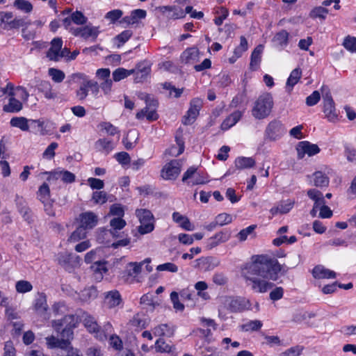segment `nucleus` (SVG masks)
I'll return each instance as SVG.
<instances>
[{
	"label": "nucleus",
	"mask_w": 356,
	"mask_h": 356,
	"mask_svg": "<svg viewBox=\"0 0 356 356\" xmlns=\"http://www.w3.org/2000/svg\"><path fill=\"white\" fill-rule=\"evenodd\" d=\"M282 266L277 259L266 254L254 255L251 261L241 268V273L248 286L256 293H266L273 284L266 279L273 281L278 278Z\"/></svg>",
	"instance_id": "nucleus-1"
},
{
	"label": "nucleus",
	"mask_w": 356,
	"mask_h": 356,
	"mask_svg": "<svg viewBox=\"0 0 356 356\" xmlns=\"http://www.w3.org/2000/svg\"><path fill=\"white\" fill-rule=\"evenodd\" d=\"M220 305L218 307L219 316L225 318V311L232 313L241 312L249 309L250 305L248 300L242 297L223 296L220 299Z\"/></svg>",
	"instance_id": "nucleus-2"
},
{
	"label": "nucleus",
	"mask_w": 356,
	"mask_h": 356,
	"mask_svg": "<svg viewBox=\"0 0 356 356\" xmlns=\"http://www.w3.org/2000/svg\"><path fill=\"white\" fill-rule=\"evenodd\" d=\"M274 106L273 97L270 93H264L254 101L251 110L252 115L257 120L268 118Z\"/></svg>",
	"instance_id": "nucleus-3"
},
{
	"label": "nucleus",
	"mask_w": 356,
	"mask_h": 356,
	"mask_svg": "<svg viewBox=\"0 0 356 356\" xmlns=\"http://www.w3.org/2000/svg\"><path fill=\"white\" fill-rule=\"evenodd\" d=\"M66 83L69 86L73 84L79 85V88L76 92V97L80 100H83L86 98L91 83V79L86 74L81 72L73 73L68 76Z\"/></svg>",
	"instance_id": "nucleus-4"
},
{
	"label": "nucleus",
	"mask_w": 356,
	"mask_h": 356,
	"mask_svg": "<svg viewBox=\"0 0 356 356\" xmlns=\"http://www.w3.org/2000/svg\"><path fill=\"white\" fill-rule=\"evenodd\" d=\"M135 213L140 223L138 227V232L141 234L152 232L154 229V216L152 212L148 209H138Z\"/></svg>",
	"instance_id": "nucleus-5"
},
{
	"label": "nucleus",
	"mask_w": 356,
	"mask_h": 356,
	"mask_svg": "<svg viewBox=\"0 0 356 356\" xmlns=\"http://www.w3.org/2000/svg\"><path fill=\"white\" fill-rule=\"evenodd\" d=\"M286 133L284 125L280 120H273L266 127L264 137L270 141H275L281 138Z\"/></svg>",
	"instance_id": "nucleus-6"
},
{
	"label": "nucleus",
	"mask_w": 356,
	"mask_h": 356,
	"mask_svg": "<svg viewBox=\"0 0 356 356\" xmlns=\"http://www.w3.org/2000/svg\"><path fill=\"white\" fill-rule=\"evenodd\" d=\"M183 163L181 159H172L165 163L161 171L162 178L177 177L181 173Z\"/></svg>",
	"instance_id": "nucleus-7"
},
{
	"label": "nucleus",
	"mask_w": 356,
	"mask_h": 356,
	"mask_svg": "<svg viewBox=\"0 0 356 356\" xmlns=\"http://www.w3.org/2000/svg\"><path fill=\"white\" fill-rule=\"evenodd\" d=\"M0 26L5 30L18 29L25 24L22 18H14L13 13L10 12L0 13Z\"/></svg>",
	"instance_id": "nucleus-8"
},
{
	"label": "nucleus",
	"mask_w": 356,
	"mask_h": 356,
	"mask_svg": "<svg viewBox=\"0 0 356 356\" xmlns=\"http://www.w3.org/2000/svg\"><path fill=\"white\" fill-rule=\"evenodd\" d=\"M38 200L44 204V210L49 216H54L55 213L52 209L53 200L50 196V190L47 184L44 183L38 189L37 193Z\"/></svg>",
	"instance_id": "nucleus-9"
},
{
	"label": "nucleus",
	"mask_w": 356,
	"mask_h": 356,
	"mask_svg": "<svg viewBox=\"0 0 356 356\" xmlns=\"http://www.w3.org/2000/svg\"><path fill=\"white\" fill-rule=\"evenodd\" d=\"M72 34L76 37H81L85 40H90L94 42L100 33L98 26L88 24L82 27L72 29Z\"/></svg>",
	"instance_id": "nucleus-10"
},
{
	"label": "nucleus",
	"mask_w": 356,
	"mask_h": 356,
	"mask_svg": "<svg viewBox=\"0 0 356 356\" xmlns=\"http://www.w3.org/2000/svg\"><path fill=\"white\" fill-rule=\"evenodd\" d=\"M202 100L200 98H193L190 102V108L183 119L184 124H191L199 115L200 110L202 107Z\"/></svg>",
	"instance_id": "nucleus-11"
},
{
	"label": "nucleus",
	"mask_w": 356,
	"mask_h": 356,
	"mask_svg": "<svg viewBox=\"0 0 356 356\" xmlns=\"http://www.w3.org/2000/svg\"><path fill=\"white\" fill-rule=\"evenodd\" d=\"M296 149L299 159H303L306 155L313 156L320 152V148L317 145L307 140L299 142Z\"/></svg>",
	"instance_id": "nucleus-12"
},
{
	"label": "nucleus",
	"mask_w": 356,
	"mask_h": 356,
	"mask_svg": "<svg viewBox=\"0 0 356 356\" xmlns=\"http://www.w3.org/2000/svg\"><path fill=\"white\" fill-rule=\"evenodd\" d=\"M83 324L88 331L95 334V337L99 341H104L106 339V334L104 331L101 330L94 317L86 314L83 318Z\"/></svg>",
	"instance_id": "nucleus-13"
},
{
	"label": "nucleus",
	"mask_w": 356,
	"mask_h": 356,
	"mask_svg": "<svg viewBox=\"0 0 356 356\" xmlns=\"http://www.w3.org/2000/svg\"><path fill=\"white\" fill-rule=\"evenodd\" d=\"M149 100V97H147L146 99L147 106L136 113V118L138 120H143L146 118L148 120L152 121L156 120L158 118V115L156 112V108L157 106V101Z\"/></svg>",
	"instance_id": "nucleus-14"
},
{
	"label": "nucleus",
	"mask_w": 356,
	"mask_h": 356,
	"mask_svg": "<svg viewBox=\"0 0 356 356\" xmlns=\"http://www.w3.org/2000/svg\"><path fill=\"white\" fill-rule=\"evenodd\" d=\"M323 113L329 121L334 122L337 120L338 114L331 96H327L323 99Z\"/></svg>",
	"instance_id": "nucleus-15"
},
{
	"label": "nucleus",
	"mask_w": 356,
	"mask_h": 356,
	"mask_svg": "<svg viewBox=\"0 0 356 356\" xmlns=\"http://www.w3.org/2000/svg\"><path fill=\"white\" fill-rule=\"evenodd\" d=\"M230 236L231 234L227 230L219 232L207 239V248L211 250L221 243H225L229 239Z\"/></svg>",
	"instance_id": "nucleus-16"
},
{
	"label": "nucleus",
	"mask_w": 356,
	"mask_h": 356,
	"mask_svg": "<svg viewBox=\"0 0 356 356\" xmlns=\"http://www.w3.org/2000/svg\"><path fill=\"white\" fill-rule=\"evenodd\" d=\"M80 227L84 229H90L93 228L98 222L97 216L92 211L82 213L79 215Z\"/></svg>",
	"instance_id": "nucleus-17"
},
{
	"label": "nucleus",
	"mask_w": 356,
	"mask_h": 356,
	"mask_svg": "<svg viewBox=\"0 0 356 356\" xmlns=\"http://www.w3.org/2000/svg\"><path fill=\"white\" fill-rule=\"evenodd\" d=\"M62 45L63 41L60 38H54L51 41V47L47 53V57L51 60H60V54Z\"/></svg>",
	"instance_id": "nucleus-18"
},
{
	"label": "nucleus",
	"mask_w": 356,
	"mask_h": 356,
	"mask_svg": "<svg viewBox=\"0 0 356 356\" xmlns=\"http://www.w3.org/2000/svg\"><path fill=\"white\" fill-rule=\"evenodd\" d=\"M7 90L8 95H12L20 100L22 102H26L29 96L28 92L22 86L15 88L13 84L10 82L7 83Z\"/></svg>",
	"instance_id": "nucleus-19"
},
{
	"label": "nucleus",
	"mask_w": 356,
	"mask_h": 356,
	"mask_svg": "<svg viewBox=\"0 0 356 356\" xmlns=\"http://www.w3.org/2000/svg\"><path fill=\"white\" fill-rule=\"evenodd\" d=\"M8 100L3 106V111L6 113H18L22 108V102L12 95H8Z\"/></svg>",
	"instance_id": "nucleus-20"
},
{
	"label": "nucleus",
	"mask_w": 356,
	"mask_h": 356,
	"mask_svg": "<svg viewBox=\"0 0 356 356\" xmlns=\"http://www.w3.org/2000/svg\"><path fill=\"white\" fill-rule=\"evenodd\" d=\"M200 52L196 47H190L186 49L181 55V60L184 63H195L199 59Z\"/></svg>",
	"instance_id": "nucleus-21"
},
{
	"label": "nucleus",
	"mask_w": 356,
	"mask_h": 356,
	"mask_svg": "<svg viewBox=\"0 0 356 356\" xmlns=\"http://www.w3.org/2000/svg\"><path fill=\"white\" fill-rule=\"evenodd\" d=\"M115 147L114 143L108 138H100L95 142V148L104 154H108Z\"/></svg>",
	"instance_id": "nucleus-22"
},
{
	"label": "nucleus",
	"mask_w": 356,
	"mask_h": 356,
	"mask_svg": "<svg viewBox=\"0 0 356 356\" xmlns=\"http://www.w3.org/2000/svg\"><path fill=\"white\" fill-rule=\"evenodd\" d=\"M47 345L49 348H60L65 350L70 347V342L69 340H65L64 339H58L54 336L46 337Z\"/></svg>",
	"instance_id": "nucleus-23"
},
{
	"label": "nucleus",
	"mask_w": 356,
	"mask_h": 356,
	"mask_svg": "<svg viewBox=\"0 0 356 356\" xmlns=\"http://www.w3.org/2000/svg\"><path fill=\"white\" fill-rule=\"evenodd\" d=\"M312 275L316 279H334L336 273L323 266H316L312 270Z\"/></svg>",
	"instance_id": "nucleus-24"
},
{
	"label": "nucleus",
	"mask_w": 356,
	"mask_h": 356,
	"mask_svg": "<svg viewBox=\"0 0 356 356\" xmlns=\"http://www.w3.org/2000/svg\"><path fill=\"white\" fill-rule=\"evenodd\" d=\"M264 51L263 45H258L254 48L251 54L250 67L252 70H257L261 60V54Z\"/></svg>",
	"instance_id": "nucleus-25"
},
{
	"label": "nucleus",
	"mask_w": 356,
	"mask_h": 356,
	"mask_svg": "<svg viewBox=\"0 0 356 356\" xmlns=\"http://www.w3.org/2000/svg\"><path fill=\"white\" fill-rule=\"evenodd\" d=\"M147 15V12L143 9H136L131 13L129 16L124 17V22L129 24H136L140 22L143 19H145Z\"/></svg>",
	"instance_id": "nucleus-26"
},
{
	"label": "nucleus",
	"mask_w": 356,
	"mask_h": 356,
	"mask_svg": "<svg viewBox=\"0 0 356 356\" xmlns=\"http://www.w3.org/2000/svg\"><path fill=\"white\" fill-rule=\"evenodd\" d=\"M243 112L235 111L231 113L222 123L221 127L223 130H227L234 126L243 116Z\"/></svg>",
	"instance_id": "nucleus-27"
},
{
	"label": "nucleus",
	"mask_w": 356,
	"mask_h": 356,
	"mask_svg": "<svg viewBox=\"0 0 356 356\" xmlns=\"http://www.w3.org/2000/svg\"><path fill=\"white\" fill-rule=\"evenodd\" d=\"M73 22L78 25L85 24L87 22V17L80 11H75L71 14L69 17H66L63 20V23L66 27L69 26Z\"/></svg>",
	"instance_id": "nucleus-28"
},
{
	"label": "nucleus",
	"mask_w": 356,
	"mask_h": 356,
	"mask_svg": "<svg viewBox=\"0 0 356 356\" xmlns=\"http://www.w3.org/2000/svg\"><path fill=\"white\" fill-rule=\"evenodd\" d=\"M122 301L121 296L118 291H111L108 292L105 296V305L109 307H115L120 304Z\"/></svg>",
	"instance_id": "nucleus-29"
},
{
	"label": "nucleus",
	"mask_w": 356,
	"mask_h": 356,
	"mask_svg": "<svg viewBox=\"0 0 356 356\" xmlns=\"http://www.w3.org/2000/svg\"><path fill=\"white\" fill-rule=\"evenodd\" d=\"M153 332L156 336L171 337L174 335L175 329L168 324H161L154 328Z\"/></svg>",
	"instance_id": "nucleus-30"
},
{
	"label": "nucleus",
	"mask_w": 356,
	"mask_h": 356,
	"mask_svg": "<svg viewBox=\"0 0 356 356\" xmlns=\"http://www.w3.org/2000/svg\"><path fill=\"white\" fill-rule=\"evenodd\" d=\"M110 233L113 237H118V230L122 229L127 225L122 218H113L110 221Z\"/></svg>",
	"instance_id": "nucleus-31"
},
{
	"label": "nucleus",
	"mask_w": 356,
	"mask_h": 356,
	"mask_svg": "<svg viewBox=\"0 0 356 356\" xmlns=\"http://www.w3.org/2000/svg\"><path fill=\"white\" fill-rule=\"evenodd\" d=\"M184 151V143L181 139L176 138V145H174L167 149L165 152V155L177 157L181 154Z\"/></svg>",
	"instance_id": "nucleus-32"
},
{
	"label": "nucleus",
	"mask_w": 356,
	"mask_h": 356,
	"mask_svg": "<svg viewBox=\"0 0 356 356\" xmlns=\"http://www.w3.org/2000/svg\"><path fill=\"white\" fill-rule=\"evenodd\" d=\"M172 219L175 222L179 223L185 230L193 231L194 229V226L191 223L189 219L186 216H182L179 212H174L172 213Z\"/></svg>",
	"instance_id": "nucleus-33"
},
{
	"label": "nucleus",
	"mask_w": 356,
	"mask_h": 356,
	"mask_svg": "<svg viewBox=\"0 0 356 356\" xmlns=\"http://www.w3.org/2000/svg\"><path fill=\"white\" fill-rule=\"evenodd\" d=\"M10 124L13 127H17L23 131H27L30 127V120L24 117H13L10 121Z\"/></svg>",
	"instance_id": "nucleus-34"
},
{
	"label": "nucleus",
	"mask_w": 356,
	"mask_h": 356,
	"mask_svg": "<svg viewBox=\"0 0 356 356\" xmlns=\"http://www.w3.org/2000/svg\"><path fill=\"white\" fill-rule=\"evenodd\" d=\"M248 41L244 36L240 38V44L234 51V56L229 58V62L233 63L248 49Z\"/></svg>",
	"instance_id": "nucleus-35"
},
{
	"label": "nucleus",
	"mask_w": 356,
	"mask_h": 356,
	"mask_svg": "<svg viewBox=\"0 0 356 356\" xmlns=\"http://www.w3.org/2000/svg\"><path fill=\"white\" fill-rule=\"evenodd\" d=\"M163 13L169 12L168 17L171 19H181L185 17L184 10L177 6H163L161 8Z\"/></svg>",
	"instance_id": "nucleus-36"
},
{
	"label": "nucleus",
	"mask_w": 356,
	"mask_h": 356,
	"mask_svg": "<svg viewBox=\"0 0 356 356\" xmlns=\"http://www.w3.org/2000/svg\"><path fill=\"white\" fill-rule=\"evenodd\" d=\"M308 196L314 201V207L320 209L325 206V202L323 193L316 189H311L307 191Z\"/></svg>",
	"instance_id": "nucleus-37"
},
{
	"label": "nucleus",
	"mask_w": 356,
	"mask_h": 356,
	"mask_svg": "<svg viewBox=\"0 0 356 356\" xmlns=\"http://www.w3.org/2000/svg\"><path fill=\"white\" fill-rule=\"evenodd\" d=\"M34 309L39 314H44L47 309L48 305L47 298L44 293H39L34 303Z\"/></svg>",
	"instance_id": "nucleus-38"
},
{
	"label": "nucleus",
	"mask_w": 356,
	"mask_h": 356,
	"mask_svg": "<svg viewBox=\"0 0 356 356\" xmlns=\"http://www.w3.org/2000/svg\"><path fill=\"white\" fill-rule=\"evenodd\" d=\"M30 127L33 129L34 133L42 136H44L49 132L47 129V124L44 120H30Z\"/></svg>",
	"instance_id": "nucleus-39"
},
{
	"label": "nucleus",
	"mask_w": 356,
	"mask_h": 356,
	"mask_svg": "<svg viewBox=\"0 0 356 356\" xmlns=\"http://www.w3.org/2000/svg\"><path fill=\"white\" fill-rule=\"evenodd\" d=\"M302 75V72L299 68L294 69L290 74L287 79L286 88L291 92L293 86L298 82Z\"/></svg>",
	"instance_id": "nucleus-40"
},
{
	"label": "nucleus",
	"mask_w": 356,
	"mask_h": 356,
	"mask_svg": "<svg viewBox=\"0 0 356 356\" xmlns=\"http://www.w3.org/2000/svg\"><path fill=\"white\" fill-rule=\"evenodd\" d=\"M154 348L156 352L165 353H170L175 350V346L166 343L162 338L156 341Z\"/></svg>",
	"instance_id": "nucleus-41"
},
{
	"label": "nucleus",
	"mask_w": 356,
	"mask_h": 356,
	"mask_svg": "<svg viewBox=\"0 0 356 356\" xmlns=\"http://www.w3.org/2000/svg\"><path fill=\"white\" fill-rule=\"evenodd\" d=\"M150 261H151L150 259L147 258L144 261H143L140 263H137V262L129 263L127 266L128 274L130 276L136 277L140 273L142 266L144 265V264L145 263L149 264Z\"/></svg>",
	"instance_id": "nucleus-42"
},
{
	"label": "nucleus",
	"mask_w": 356,
	"mask_h": 356,
	"mask_svg": "<svg viewBox=\"0 0 356 356\" xmlns=\"http://www.w3.org/2000/svg\"><path fill=\"white\" fill-rule=\"evenodd\" d=\"M255 161L252 157L241 156L235 160V166L238 169H246L252 168L254 165Z\"/></svg>",
	"instance_id": "nucleus-43"
},
{
	"label": "nucleus",
	"mask_w": 356,
	"mask_h": 356,
	"mask_svg": "<svg viewBox=\"0 0 356 356\" xmlns=\"http://www.w3.org/2000/svg\"><path fill=\"white\" fill-rule=\"evenodd\" d=\"M135 73L134 70H126L122 67H119L113 71V79L114 81L118 82L120 81L129 76Z\"/></svg>",
	"instance_id": "nucleus-44"
},
{
	"label": "nucleus",
	"mask_w": 356,
	"mask_h": 356,
	"mask_svg": "<svg viewBox=\"0 0 356 356\" xmlns=\"http://www.w3.org/2000/svg\"><path fill=\"white\" fill-rule=\"evenodd\" d=\"M263 324L261 321L254 320L249 321L241 326V330L243 332H254L261 329Z\"/></svg>",
	"instance_id": "nucleus-45"
},
{
	"label": "nucleus",
	"mask_w": 356,
	"mask_h": 356,
	"mask_svg": "<svg viewBox=\"0 0 356 356\" xmlns=\"http://www.w3.org/2000/svg\"><path fill=\"white\" fill-rule=\"evenodd\" d=\"M48 74L55 83H61L65 78L64 72L60 70L51 67L48 70Z\"/></svg>",
	"instance_id": "nucleus-46"
},
{
	"label": "nucleus",
	"mask_w": 356,
	"mask_h": 356,
	"mask_svg": "<svg viewBox=\"0 0 356 356\" xmlns=\"http://www.w3.org/2000/svg\"><path fill=\"white\" fill-rule=\"evenodd\" d=\"M86 237V230L83 227H79L74 231L68 238V241L71 243H76Z\"/></svg>",
	"instance_id": "nucleus-47"
},
{
	"label": "nucleus",
	"mask_w": 356,
	"mask_h": 356,
	"mask_svg": "<svg viewBox=\"0 0 356 356\" xmlns=\"http://www.w3.org/2000/svg\"><path fill=\"white\" fill-rule=\"evenodd\" d=\"M97 296V290L94 288L85 289L79 294V299L82 302H88Z\"/></svg>",
	"instance_id": "nucleus-48"
},
{
	"label": "nucleus",
	"mask_w": 356,
	"mask_h": 356,
	"mask_svg": "<svg viewBox=\"0 0 356 356\" xmlns=\"http://www.w3.org/2000/svg\"><path fill=\"white\" fill-rule=\"evenodd\" d=\"M288 38L289 33L286 31L282 30L275 35L273 40L276 44L280 47H284L287 44Z\"/></svg>",
	"instance_id": "nucleus-49"
},
{
	"label": "nucleus",
	"mask_w": 356,
	"mask_h": 356,
	"mask_svg": "<svg viewBox=\"0 0 356 356\" xmlns=\"http://www.w3.org/2000/svg\"><path fill=\"white\" fill-rule=\"evenodd\" d=\"M43 175H48V178H74V175L67 171H63L60 170H55L53 172H44L42 173Z\"/></svg>",
	"instance_id": "nucleus-50"
},
{
	"label": "nucleus",
	"mask_w": 356,
	"mask_h": 356,
	"mask_svg": "<svg viewBox=\"0 0 356 356\" xmlns=\"http://www.w3.org/2000/svg\"><path fill=\"white\" fill-rule=\"evenodd\" d=\"M315 178H328L334 175V171L328 166H321L314 174Z\"/></svg>",
	"instance_id": "nucleus-51"
},
{
	"label": "nucleus",
	"mask_w": 356,
	"mask_h": 356,
	"mask_svg": "<svg viewBox=\"0 0 356 356\" xmlns=\"http://www.w3.org/2000/svg\"><path fill=\"white\" fill-rule=\"evenodd\" d=\"M15 289L19 293H24L31 291L33 286L29 281L19 280L15 284Z\"/></svg>",
	"instance_id": "nucleus-52"
},
{
	"label": "nucleus",
	"mask_w": 356,
	"mask_h": 356,
	"mask_svg": "<svg viewBox=\"0 0 356 356\" xmlns=\"http://www.w3.org/2000/svg\"><path fill=\"white\" fill-rule=\"evenodd\" d=\"M328 10L326 8L318 6L311 10L309 16L313 19L319 18L321 19H325Z\"/></svg>",
	"instance_id": "nucleus-53"
},
{
	"label": "nucleus",
	"mask_w": 356,
	"mask_h": 356,
	"mask_svg": "<svg viewBox=\"0 0 356 356\" xmlns=\"http://www.w3.org/2000/svg\"><path fill=\"white\" fill-rule=\"evenodd\" d=\"M14 5L17 9L26 13H29L33 10L32 4L26 0H15Z\"/></svg>",
	"instance_id": "nucleus-54"
},
{
	"label": "nucleus",
	"mask_w": 356,
	"mask_h": 356,
	"mask_svg": "<svg viewBox=\"0 0 356 356\" xmlns=\"http://www.w3.org/2000/svg\"><path fill=\"white\" fill-rule=\"evenodd\" d=\"M156 269L157 271H168L170 273H177L179 270L178 266L171 262L159 264L156 266Z\"/></svg>",
	"instance_id": "nucleus-55"
},
{
	"label": "nucleus",
	"mask_w": 356,
	"mask_h": 356,
	"mask_svg": "<svg viewBox=\"0 0 356 356\" xmlns=\"http://www.w3.org/2000/svg\"><path fill=\"white\" fill-rule=\"evenodd\" d=\"M109 214L116 216L115 218H122L124 215V207L120 204H113L110 207Z\"/></svg>",
	"instance_id": "nucleus-56"
},
{
	"label": "nucleus",
	"mask_w": 356,
	"mask_h": 356,
	"mask_svg": "<svg viewBox=\"0 0 356 356\" xmlns=\"http://www.w3.org/2000/svg\"><path fill=\"white\" fill-rule=\"evenodd\" d=\"M92 268L93 271L96 274L99 275V278L102 277L103 273H105L107 271V263L105 261H96L92 266Z\"/></svg>",
	"instance_id": "nucleus-57"
},
{
	"label": "nucleus",
	"mask_w": 356,
	"mask_h": 356,
	"mask_svg": "<svg viewBox=\"0 0 356 356\" xmlns=\"http://www.w3.org/2000/svg\"><path fill=\"white\" fill-rule=\"evenodd\" d=\"M343 47L352 53L356 52V38L348 36L343 42Z\"/></svg>",
	"instance_id": "nucleus-58"
},
{
	"label": "nucleus",
	"mask_w": 356,
	"mask_h": 356,
	"mask_svg": "<svg viewBox=\"0 0 356 356\" xmlns=\"http://www.w3.org/2000/svg\"><path fill=\"white\" fill-rule=\"evenodd\" d=\"M99 127L102 130L105 131V132L111 136H114L118 133V128L113 125L111 123L108 122H102L99 124Z\"/></svg>",
	"instance_id": "nucleus-59"
},
{
	"label": "nucleus",
	"mask_w": 356,
	"mask_h": 356,
	"mask_svg": "<svg viewBox=\"0 0 356 356\" xmlns=\"http://www.w3.org/2000/svg\"><path fill=\"white\" fill-rule=\"evenodd\" d=\"M215 221L218 225L223 226L232 222V217L229 214L223 213L218 215L216 217Z\"/></svg>",
	"instance_id": "nucleus-60"
},
{
	"label": "nucleus",
	"mask_w": 356,
	"mask_h": 356,
	"mask_svg": "<svg viewBox=\"0 0 356 356\" xmlns=\"http://www.w3.org/2000/svg\"><path fill=\"white\" fill-rule=\"evenodd\" d=\"M321 95L318 91H314L310 95L306 98V104L308 106H313L318 104L320 101Z\"/></svg>",
	"instance_id": "nucleus-61"
},
{
	"label": "nucleus",
	"mask_w": 356,
	"mask_h": 356,
	"mask_svg": "<svg viewBox=\"0 0 356 356\" xmlns=\"http://www.w3.org/2000/svg\"><path fill=\"white\" fill-rule=\"evenodd\" d=\"M52 311L55 316H60L65 314L67 308L63 302H56L52 306Z\"/></svg>",
	"instance_id": "nucleus-62"
},
{
	"label": "nucleus",
	"mask_w": 356,
	"mask_h": 356,
	"mask_svg": "<svg viewBox=\"0 0 356 356\" xmlns=\"http://www.w3.org/2000/svg\"><path fill=\"white\" fill-rule=\"evenodd\" d=\"M3 356H16V349L11 341L5 342L3 347Z\"/></svg>",
	"instance_id": "nucleus-63"
},
{
	"label": "nucleus",
	"mask_w": 356,
	"mask_h": 356,
	"mask_svg": "<svg viewBox=\"0 0 356 356\" xmlns=\"http://www.w3.org/2000/svg\"><path fill=\"white\" fill-rule=\"evenodd\" d=\"M344 153L349 162L356 164V149L346 146L345 147Z\"/></svg>",
	"instance_id": "nucleus-64"
}]
</instances>
